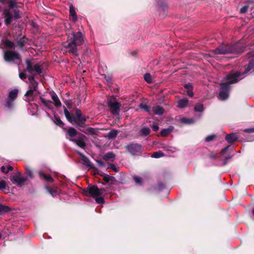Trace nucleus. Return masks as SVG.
Instances as JSON below:
<instances>
[{
  "instance_id": "nucleus-1",
  "label": "nucleus",
  "mask_w": 254,
  "mask_h": 254,
  "mask_svg": "<svg viewBox=\"0 0 254 254\" xmlns=\"http://www.w3.org/2000/svg\"><path fill=\"white\" fill-rule=\"evenodd\" d=\"M244 77L245 76L239 71L228 75L221 84V89L219 94V99L221 100L227 99L231 87L230 84L236 83Z\"/></svg>"
},
{
  "instance_id": "nucleus-2",
  "label": "nucleus",
  "mask_w": 254,
  "mask_h": 254,
  "mask_svg": "<svg viewBox=\"0 0 254 254\" xmlns=\"http://www.w3.org/2000/svg\"><path fill=\"white\" fill-rule=\"evenodd\" d=\"M67 40V44L64 47L68 50V52L73 55H77V46L81 45L83 42V37L82 33L80 32L73 33L68 34Z\"/></svg>"
},
{
  "instance_id": "nucleus-3",
  "label": "nucleus",
  "mask_w": 254,
  "mask_h": 254,
  "mask_svg": "<svg viewBox=\"0 0 254 254\" xmlns=\"http://www.w3.org/2000/svg\"><path fill=\"white\" fill-rule=\"evenodd\" d=\"M64 113L67 121L72 124H76L77 126H80V123H84L86 121V118L83 115L81 111L76 109L75 111V116L76 120L73 115L70 113L65 107L64 108Z\"/></svg>"
},
{
  "instance_id": "nucleus-4",
  "label": "nucleus",
  "mask_w": 254,
  "mask_h": 254,
  "mask_svg": "<svg viewBox=\"0 0 254 254\" xmlns=\"http://www.w3.org/2000/svg\"><path fill=\"white\" fill-rule=\"evenodd\" d=\"M243 51H239L237 49L236 45H234L229 48H224L223 47H220L216 48L214 52L211 54V56L214 57L216 54H227L228 53H233L235 54H238L242 52Z\"/></svg>"
},
{
  "instance_id": "nucleus-5",
  "label": "nucleus",
  "mask_w": 254,
  "mask_h": 254,
  "mask_svg": "<svg viewBox=\"0 0 254 254\" xmlns=\"http://www.w3.org/2000/svg\"><path fill=\"white\" fill-rule=\"evenodd\" d=\"M104 191V189H99L95 186L89 187L85 190L86 192L89 193L93 197L101 196Z\"/></svg>"
},
{
  "instance_id": "nucleus-6",
  "label": "nucleus",
  "mask_w": 254,
  "mask_h": 254,
  "mask_svg": "<svg viewBox=\"0 0 254 254\" xmlns=\"http://www.w3.org/2000/svg\"><path fill=\"white\" fill-rule=\"evenodd\" d=\"M29 80L30 82V87L31 89L26 92L25 94V96L28 97V100L29 101L32 96L33 92L37 90L38 83L34 80L33 77L32 76H29Z\"/></svg>"
},
{
  "instance_id": "nucleus-7",
  "label": "nucleus",
  "mask_w": 254,
  "mask_h": 254,
  "mask_svg": "<svg viewBox=\"0 0 254 254\" xmlns=\"http://www.w3.org/2000/svg\"><path fill=\"white\" fill-rule=\"evenodd\" d=\"M4 59L6 62H14L16 60H19V55L15 52L10 51H3Z\"/></svg>"
},
{
  "instance_id": "nucleus-8",
  "label": "nucleus",
  "mask_w": 254,
  "mask_h": 254,
  "mask_svg": "<svg viewBox=\"0 0 254 254\" xmlns=\"http://www.w3.org/2000/svg\"><path fill=\"white\" fill-rule=\"evenodd\" d=\"M26 68L27 71L30 73H32L34 71L37 73H40L42 72L41 65L38 64L33 65L29 61H26Z\"/></svg>"
},
{
  "instance_id": "nucleus-9",
  "label": "nucleus",
  "mask_w": 254,
  "mask_h": 254,
  "mask_svg": "<svg viewBox=\"0 0 254 254\" xmlns=\"http://www.w3.org/2000/svg\"><path fill=\"white\" fill-rule=\"evenodd\" d=\"M85 136L81 134H79L76 138H70V140L74 142L77 145L81 148L84 149L86 146Z\"/></svg>"
},
{
  "instance_id": "nucleus-10",
  "label": "nucleus",
  "mask_w": 254,
  "mask_h": 254,
  "mask_svg": "<svg viewBox=\"0 0 254 254\" xmlns=\"http://www.w3.org/2000/svg\"><path fill=\"white\" fill-rule=\"evenodd\" d=\"M127 150L132 155H138L141 152V146L138 144H130L127 147Z\"/></svg>"
},
{
  "instance_id": "nucleus-11",
  "label": "nucleus",
  "mask_w": 254,
  "mask_h": 254,
  "mask_svg": "<svg viewBox=\"0 0 254 254\" xmlns=\"http://www.w3.org/2000/svg\"><path fill=\"white\" fill-rule=\"evenodd\" d=\"M10 179L19 185H22L26 181V178L22 177L19 172H17L15 174L11 176Z\"/></svg>"
},
{
  "instance_id": "nucleus-12",
  "label": "nucleus",
  "mask_w": 254,
  "mask_h": 254,
  "mask_svg": "<svg viewBox=\"0 0 254 254\" xmlns=\"http://www.w3.org/2000/svg\"><path fill=\"white\" fill-rule=\"evenodd\" d=\"M108 105L110 106L111 111L113 114L116 115L119 114L121 107V104L119 102L109 101L108 102Z\"/></svg>"
},
{
  "instance_id": "nucleus-13",
  "label": "nucleus",
  "mask_w": 254,
  "mask_h": 254,
  "mask_svg": "<svg viewBox=\"0 0 254 254\" xmlns=\"http://www.w3.org/2000/svg\"><path fill=\"white\" fill-rule=\"evenodd\" d=\"M3 16L5 18V24L8 25L10 24L13 18L12 12L9 9H5L3 12Z\"/></svg>"
},
{
  "instance_id": "nucleus-14",
  "label": "nucleus",
  "mask_w": 254,
  "mask_h": 254,
  "mask_svg": "<svg viewBox=\"0 0 254 254\" xmlns=\"http://www.w3.org/2000/svg\"><path fill=\"white\" fill-rule=\"evenodd\" d=\"M77 153L80 155V156L81 157V159L82 161V163L84 165L89 167L90 168H93V165L90 161V160H89V159L88 158H87L82 153H81L79 152H77Z\"/></svg>"
},
{
  "instance_id": "nucleus-15",
  "label": "nucleus",
  "mask_w": 254,
  "mask_h": 254,
  "mask_svg": "<svg viewBox=\"0 0 254 254\" xmlns=\"http://www.w3.org/2000/svg\"><path fill=\"white\" fill-rule=\"evenodd\" d=\"M69 14L71 19L73 21H75L77 20L75 9L72 4L69 6Z\"/></svg>"
},
{
  "instance_id": "nucleus-16",
  "label": "nucleus",
  "mask_w": 254,
  "mask_h": 254,
  "mask_svg": "<svg viewBox=\"0 0 254 254\" xmlns=\"http://www.w3.org/2000/svg\"><path fill=\"white\" fill-rule=\"evenodd\" d=\"M51 98L53 101L54 104L57 107H60L62 105L61 102L57 95L53 92L51 94Z\"/></svg>"
},
{
  "instance_id": "nucleus-17",
  "label": "nucleus",
  "mask_w": 254,
  "mask_h": 254,
  "mask_svg": "<svg viewBox=\"0 0 254 254\" xmlns=\"http://www.w3.org/2000/svg\"><path fill=\"white\" fill-rule=\"evenodd\" d=\"M156 115H162L164 113V109L162 107L159 106L154 107L151 109V113Z\"/></svg>"
},
{
  "instance_id": "nucleus-18",
  "label": "nucleus",
  "mask_w": 254,
  "mask_h": 254,
  "mask_svg": "<svg viewBox=\"0 0 254 254\" xmlns=\"http://www.w3.org/2000/svg\"><path fill=\"white\" fill-rule=\"evenodd\" d=\"M238 138L236 133H231L226 135L225 139L229 143H232L237 140Z\"/></svg>"
},
{
  "instance_id": "nucleus-19",
  "label": "nucleus",
  "mask_w": 254,
  "mask_h": 254,
  "mask_svg": "<svg viewBox=\"0 0 254 254\" xmlns=\"http://www.w3.org/2000/svg\"><path fill=\"white\" fill-rule=\"evenodd\" d=\"M47 190L48 192L50 193L53 196H55L59 194L61 192V190L57 187H55L53 189L47 188Z\"/></svg>"
},
{
  "instance_id": "nucleus-20",
  "label": "nucleus",
  "mask_w": 254,
  "mask_h": 254,
  "mask_svg": "<svg viewBox=\"0 0 254 254\" xmlns=\"http://www.w3.org/2000/svg\"><path fill=\"white\" fill-rule=\"evenodd\" d=\"M188 102V100L186 98L182 99L178 101V107L179 108H184L187 106Z\"/></svg>"
},
{
  "instance_id": "nucleus-21",
  "label": "nucleus",
  "mask_w": 254,
  "mask_h": 254,
  "mask_svg": "<svg viewBox=\"0 0 254 254\" xmlns=\"http://www.w3.org/2000/svg\"><path fill=\"white\" fill-rule=\"evenodd\" d=\"M185 88L187 89V95L190 97H192L193 95L192 92V86L190 83L185 85Z\"/></svg>"
},
{
  "instance_id": "nucleus-22",
  "label": "nucleus",
  "mask_w": 254,
  "mask_h": 254,
  "mask_svg": "<svg viewBox=\"0 0 254 254\" xmlns=\"http://www.w3.org/2000/svg\"><path fill=\"white\" fill-rule=\"evenodd\" d=\"M15 100L7 98L5 101V106L8 109H12L14 106V101Z\"/></svg>"
},
{
  "instance_id": "nucleus-23",
  "label": "nucleus",
  "mask_w": 254,
  "mask_h": 254,
  "mask_svg": "<svg viewBox=\"0 0 254 254\" xmlns=\"http://www.w3.org/2000/svg\"><path fill=\"white\" fill-rule=\"evenodd\" d=\"M118 133V130L116 129L111 130L107 135V137L109 139L115 138Z\"/></svg>"
},
{
  "instance_id": "nucleus-24",
  "label": "nucleus",
  "mask_w": 254,
  "mask_h": 254,
  "mask_svg": "<svg viewBox=\"0 0 254 254\" xmlns=\"http://www.w3.org/2000/svg\"><path fill=\"white\" fill-rule=\"evenodd\" d=\"M39 176L40 178L44 179L45 180H46L47 182H53V180L52 178V177L49 175H46V174L43 173L41 172H39Z\"/></svg>"
},
{
  "instance_id": "nucleus-25",
  "label": "nucleus",
  "mask_w": 254,
  "mask_h": 254,
  "mask_svg": "<svg viewBox=\"0 0 254 254\" xmlns=\"http://www.w3.org/2000/svg\"><path fill=\"white\" fill-rule=\"evenodd\" d=\"M17 94L18 90L17 89L11 90L9 93L8 98L15 100L17 97Z\"/></svg>"
},
{
  "instance_id": "nucleus-26",
  "label": "nucleus",
  "mask_w": 254,
  "mask_h": 254,
  "mask_svg": "<svg viewBox=\"0 0 254 254\" xmlns=\"http://www.w3.org/2000/svg\"><path fill=\"white\" fill-rule=\"evenodd\" d=\"M251 69H254V62H251L250 63L248 66L245 69V71L242 73V75L245 76L246 74L250 71Z\"/></svg>"
},
{
  "instance_id": "nucleus-27",
  "label": "nucleus",
  "mask_w": 254,
  "mask_h": 254,
  "mask_svg": "<svg viewBox=\"0 0 254 254\" xmlns=\"http://www.w3.org/2000/svg\"><path fill=\"white\" fill-rule=\"evenodd\" d=\"M85 133L87 134H95L97 132V130L92 127H87L85 130L83 131Z\"/></svg>"
},
{
  "instance_id": "nucleus-28",
  "label": "nucleus",
  "mask_w": 254,
  "mask_h": 254,
  "mask_svg": "<svg viewBox=\"0 0 254 254\" xmlns=\"http://www.w3.org/2000/svg\"><path fill=\"white\" fill-rule=\"evenodd\" d=\"M77 132L76 130L72 127H70L67 130V134L71 137L75 136L77 134Z\"/></svg>"
},
{
  "instance_id": "nucleus-29",
  "label": "nucleus",
  "mask_w": 254,
  "mask_h": 254,
  "mask_svg": "<svg viewBox=\"0 0 254 254\" xmlns=\"http://www.w3.org/2000/svg\"><path fill=\"white\" fill-rule=\"evenodd\" d=\"M140 132L142 136H146L150 134V129L148 127H144L141 129Z\"/></svg>"
},
{
  "instance_id": "nucleus-30",
  "label": "nucleus",
  "mask_w": 254,
  "mask_h": 254,
  "mask_svg": "<svg viewBox=\"0 0 254 254\" xmlns=\"http://www.w3.org/2000/svg\"><path fill=\"white\" fill-rule=\"evenodd\" d=\"M173 127H170L168 128L163 129L161 131V134L163 136L168 135L172 130Z\"/></svg>"
},
{
  "instance_id": "nucleus-31",
  "label": "nucleus",
  "mask_w": 254,
  "mask_h": 254,
  "mask_svg": "<svg viewBox=\"0 0 254 254\" xmlns=\"http://www.w3.org/2000/svg\"><path fill=\"white\" fill-rule=\"evenodd\" d=\"M41 102L48 109H51L52 108L51 105V102L50 101L46 100L43 98H41Z\"/></svg>"
},
{
  "instance_id": "nucleus-32",
  "label": "nucleus",
  "mask_w": 254,
  "mask_h": 254,
  "mask_svg": "<svg viewBox=\"0 0 254 254\" xmlns=\"http://www.w3.org/2000/svg\"><path fill=\"white\" fill-rule=\"evenodd\" d=\"M103 179L104 181H105L106 183H109L110 182H111L113 183V182L115 181V179L114 177L107 175L104 176Z\"/></svg>"
},
{
  "instance_id": "nucleus-33",
  "label": "nucleus",
  "mask_w": 254,
  "mask_h": 254,
  "mask_svg": "<svg viewBox=\"0 0 254 254\" xmlns=\"http://www.w3.org/2000/svg\"><path fill=\"white\" fill-rule=\"evenodd\" d=\"M181 122L186 124H191L194 123V120L192 119H188L186 118H182Z\"/></svg>"
},
{
  "instance_id": "nucleus-34",
  "label": "nucleus",
  "mask_w": 254,
  "mask_h": 254,
  "mask_svg": "<svg viewBox=\"0 0 254 254\" xmlns=\"http://www.w3.org/2000/svg\"><path fill=\"white\" fill-rule=\"evenodd\" d=\"M204 110L203 105L202 104H197L194 107L195 112H202Z\"/></svg>"
},
{
  "instance_id": "nucleus-35",
  "label": "nucleus",
  "mask_w": 254,
  "mask_h": 254,
  "mask_svg": "<svg viewBox=\"0 0 254 254\" xmlns=\"http://www.w3.org/2000/svg\"><path fill=\"white\" fill-rule=\"evenodd\" d=\"M140 108L144 111L151 114V109L147 106L146 104H141L139 106Z\"/></svg>"
},
{
  "instance_id": "nucleus-36",
  "label": "nucleus",
  "mask_w": 254,
  "mask_h": 254,
  "mask_svg": "<svg viewBox=\"0 0 254 254\" xmlns=\"http://www.w3.org/2000/svg\"><path fill=\"white\" fill-rule=\"evenodd\" d=\"M9 208L7 206L0 204V214L7 212Z\"/></svg>"
},
{
  "instance_id": "nucleus-37",
  "label": "nucleus",
  "mask_w": 254,
  "mask_h": 254,
  "mask_svg": "<svg viewBox=\"0 0 254 254\" xmlns=\"http://www.w3.org/2000/svg\"><path fill=\"white\" fill-rule=\"evenodd\" d=\"M144 79L148 83H151L152 81L151 76L149 73H145L144 75Z\"/></svg>"
},
{
  "instance_id": "nucleus-38",
  "label": "nucleus",
  "mask_w": 254,
  "mask_h": 254,
  "mask_svg": "<svg viewBox=\"0 0 254 254\" xmlns=\"http://www.w3.org/2000/svg\"><path fill=\"white\" fill-rule=\"evenodd\" d=\"M114 157H115V155L114 153H113L112 152H109V153H107L104 156V158L106 160H109L111 159L114 158Z\"/></svg>"
},
{
  "instance_id": "nucleus-39",
  "label": "nucleus",
  "mask_w": 254,
  "mask_h": 254,
  "mask_svg": "<svg viewBox=\"0 0 254 254\" xmlns=\"http://www.w3.org/2000/svg\"><path fill=\"white\" fill-rule=\"evenodd\" d=\"M54 123L60 127H63L64 125L63 122L59 118L55 117L54 120Z\"/></svg>"
},
{
  "instance_id": "nucleus-40",
  "label": "nucleus",
  "mask_w": 254,
  "mask_h": 254,
  "mask_svg": "<svg viewBox=\"0 0 254 254\" xmlns=\"http://www.w3.org/2000/svg\"><path fill=\"white\" fill-rule=\"evenodd\" d=\"M163 156V153L161 151H158L154 153L151 157L155 158H158Z\"/></svg>"
},
{
  "instance_id": "nucleus-41",
  "label": "nucleus",
  "mask_w": 254,
  "mask_h": 254,
  "mask_svg": "<svg viewBox=\"0 0 254 254\" xmlns=\"http://www.w3.org/2000/svg\"><path fill=\"white\" fill-rule=\"evenodd\" d=\"M133 178L136 184L139 185L142 184V179L140 177L134 176Z\"/></svg>"
},
{
  "instance_id": "nucleus-42",
  "label": "nucleus",
  "mask_w": 254,
  "mask_h": 254,
  "mask_svg": "<svg viewBox=\"0 0 254 254\" xmlns=\"http://www.w3.org/2000/svg\"><path fill=\"white\" fill-rule=\"evenodd\" d=\"M4 45L6 47L10 48H13L14 46L13 43L8 40H6L5 41Z\"/></svg>"
},
{
  "instance_id": "nucleus-43",
  "label": "nucleus",
  "mask_w": 254,
  "mask_h": 254,
  "mask_svg": "<svg viewBox=\"0 0 254 254\" xmlns=\"http://www.w3.org/2000/svg\"><path fill=\"white\" fill-rule=\"evenodd\" d=\"M15 6H16V3L14 0H10L9 1L8 6H9V8L14 9L15 7Z\"/></svg>"
},
{
  "instance_id": "nucleus-44",
  "label": "nucleus",
  "mask_w": 254,
  "mask_h": 254,
  "mask_svg": "<svg viewBox=\"0 0 254 254\" xmlns=\"http://www.w3.org/2000/svg\"><path fill=\"white\" fill-rule=\"evenodd\" d=\"M215 138V135H209V136H207L205 138V141L206 142H209V141H212V140H213Z\"/></svg>"
},
{
  "instance_id": "nucleus-45",
  "label": "nucleus",
  "mask_w": 254,
  "mask_h": 254,
  "mask_svg": "<svg viewBox=\"0 0 254 254\" xmlns=\"http://www.w3.org/2000/svg\"><path fill=\"white\" fill-rule=\"evenodd\" d=\"M6 187V182L4 180L0 181V190H4Z\"/></svg>"
},
{
  "instance_id": "nucleus-46",
  "label": "nucleus",
  "mask_w": 254,
  "mask_h": 254,
  "mask_svg": "<svg viewBox=\"0 0 254 254\" xmlns=\"http://www.w3.org/2000/svg\"><path fill=\"white\" fill-rule=\"evenodd\" d=\"M248 6L247 5H244L240 9V13H246L248 10Z\"/></svg>"
},
{
  "instance_id": "nucleus-47",
  "label": "nucleus",
  "mask_w": 254,
  "mask_h": 254,
  "mask_svg": "<svg viewBox=\"0 0 254 254\" xmlns=\"http://www.w3.org/2000/svg\"><path fill=\"white\" fill-rule=\"evenodd\" d=\"M152 128L153 131H157L159 129V127L157 124L153 123L152 126Z\"/></svg>"
},
{
  "instance_id": "nucleus-48",
  "label": "nucleus",
  "mask_w": 254,
  "mask_h": 254,
  "mask_svg": "<svg viewBox=\"0 0 254 254\" xmlns=\"http://www.w3.org/2000/svg\"><path fill=\"white\" fill-rule=\"evenodd\" d=\"M95 200L98 203H102L104 201V199L102 197H96Z\"/></svg>"
},
{
  "instance_id": "nucleus-49",
  "label": "nucleus",
  "mask_w": 254,
  "mask_h": 254,
  "mask_svg": "<svg viewBox=\"0 0 254 254\" xmlns=\"http://www.w3.org/2000/svg\"><path fill=\"white\" fill-rule=\"evenodd\" d=\"M26 173L30 177L32 178V172L30 169L26 168Z\"/></svg>"
},
{
  "instance_id": "nucleus-50",
  "label": "nucleus",
  "mask_w": 254,
  "mask_h": 254,
  "mask_svg": "<svg viewBox=\"0 0 254 254\" xmlns=\"http://www.w3.org/2000/svg\"><path fill=\"white\" fill-rule=\"evenodd\" d=\"M14 18L15 19H18L20 17L19 14V11L18 10L14 9Z\"/></svg>"
},
{
  "instance_id": "nucleus-51",
  "label": "nucleus",
  "mask_w": 254,
  "mask_h": 254,
  "mask_svg": "<svg viewBox=\"0 0 254 254\" xmlns=\"http://www.w3.org/2000/svg\"><path fill=\"white\" fill-rule=\"evenodd\" d=\"M27 77V75L24 73V72H21V73H19V77L22 79V80H24V79H25Z\"/></svg>"
},
{
  "instance_id": "nucleus-52",
  "label": "nucleus",
  "mask_w": 254,
  "mask_h": 254,
  "mask_svg": "<svg viewBox=\"0 0 254 254\" xmlns=\"http://www.w3.org/2000/svg\"><path fill=\"white\" fill-rule=\"evenodd\" d=\"M245 132L248 133H251L254 132V128H247L245 130Z\"/></svg>"
},
{
  "instance_id": "nucleus-53",
  "label": "nucleus",
  "mask_w": 254,
  "mask_h": 254,
  "mask_svg": "<svg viewBox=\"0 0 254 254\" xmlns=\"http://www.w3.org/2000/svg\"><path fill=\"white\" fill-rule=\"evenodd\" d=\"M229 147V146H228L225 147L224 148H223L221 150V153L222 154H224V153H225L228 151Z\"/></svg>"
},
{
  "instance_id": "nucleus-54",
  "label": "nucleus",
  "mask_w": 254,
  "mask_h": 254,
  "mask_svg": "<svg viewBox=\"0 0 254 254\" xmlns=\"http://www.w3.org/2000/svg\"><path fill=\"white\" fill-rule=\"evenodd\" d=\"M1 170L2 172L4 173H8V171H6L5 168L4 166H2L1 167Z\"/></svg>"
},
{
  "instance_id": "nucleus-55",
  "label": "nucleus",
  "mask_w": 254,
  "mask_h": 254,
  "mask_svg": "<svg viewBox=\"0 0 254 254\" xmlns=\"http://www.w3.org/2000/svg\"><path fill=\"white\" fill-rule=\"evenodd\" d=\"M230 158H231V157H230V156L227 157L225 158V161H224V164H226V163H227V161H228V159H230Z\"/></svg>"
},
{
  "instance_id": "nucleus-56",
  "label": "nucleus",
  "mask_w": 254,
  "mask_h": 254,
  "mask_svg": "<svg viewBox=\"0 0 254 254\" xmlns=\"http://www.w3.org/2000/svg\"><path fill=\"white\" fill-rule=\"evenodd\" d=\"M12 170H13V168L11 166H8L7 169L6 170V171H8V172H9L10 171H12Z\"/></svg>"
},
{
  "instance_id": "nucleus-57",
  "label": "nucleus",
  "mask_w": 254,
  "mask_h": 254,
  "mask_svg": "<svg viewBox=\"0 0 254 254\" xmlns=\"http://www.w3.org/2000/svg\"><path fill=\"white\" fill-rule=\"evenodd\" d=\"M98 163L101 166H103L104 165V164L103 162H102L101 161H98Z\"/></svg>"
},
{
  "instance_id": "nucleus-58",
  "label": "nucleus",
  "mask_w": 254,
  "mask_h": 254,
  "mask_svg": "<svg viewBox=\"0 0 254 254\" xmlns=\"http://www.w3.org/2000/svg\"><path fill=\"white\" fill-rule=\"evenodd\" d=\"M7 0H0V2L5 3Z\"/></svg>"
},
{
  "instance_id": "nucleus-59",
  "label": "nucleus",
  "mask_w": 254,
  "mask_h": 254,
  "mask_svg": "<svg viewBox=\"0 0 254 254\" xmlns=\"http://www.w3.org/2000/svg\"><path fill=\"white\" fill-rule=\"evenodd\" d=\"M252 213L253 215L254 216V208L253 209Z\"/></svg>"
},
{
  "instance_id": "nucleus-60",
  "label": "nucleus",
  "mask_w": 254,
  "mask_h": 254,
  "mask_svg": "<svg viewBox=\"0 0 254 254\" xmlns=\"http://www.w3.org/2000/svg\"><path fill=\"white\" fill-rule=\"evenodd\" d=\"M211 157L214 158L215 156H211Z\"/></svg>"
}]
</instances>
